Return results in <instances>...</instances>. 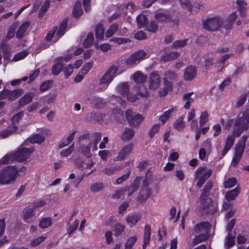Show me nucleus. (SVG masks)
<instances>
[{
  "mask_svg": "<svg viewBox=\"0 0 249 249\" xmlns=\"http://www.w3.org/2000/svg\"><path fill=\"white\" fill-rule=\"evenodd\" d=\"M239 114L234 120V126L237 127L236 131L239 134L240 132L246 131L249 128V106Z\"/></svg>",
  "mask_w": 249,
  "mask_h": 249,
  "instance_id": "f257e3e1",
  "label": "nucleus"
},
{
  "mask_svg": "<svg viewBox=\"0 0 249 249\" xmlns=\"http://www.w3.org/2000/svg\"><path fill=\"white\" fill-rule=\"evenodd\" d=\"M18 173L17 169L14 166H8L3 168L0 171V184H8L14 181Z\"/></svg>",
  "mask_w": 249,
  "mask_h": 249,
  "instance_id": "f03ea898",
  "label": "nucleus"
},
{
  "mask_svg": "<svg viewBox=\"0 0 249 249\" xmlns=\"http://www.w3.org/2000/svg\"><path fill=\"white\" fill-rule=\"evenodd\" d=\"M223 24V19L219 16L207 18L203 21V28L209 31L214 32L218 30Z\"/></svg>",
  "mask_w": 249,
  "mask_h": 249,
  "instance_id": "7ed1b4c3",
  "label": "nucleus"
},
{
  "mask_svg": "<svg viewBox=\"0 0 249 249\" xmlns=\"http://www.w3.org/2000/svg\"><path fill=\"white\" fill-rule=\"evenodd\" d=\"M212 171L210 169H207L206 166L198 168L195 172V178L197 179L196 186L200 188L206 180L211 176Z\"/></svg>",
  "mask_w": 249,
  "mask_h": 249,
  "instance_id": "20e7f679",
  "label": "nucleus"
},
{
  "mask_svg": "<svg viewBox=\"0 0 249 249\" xmlns=\"http://www.w3.org/2000/svg\"><path fill=\"white\" fill-rule=\"evenodd\" d=\"M118 70V66L117 65H112L110 67L99 80V84L105 85L106 88H107L114 78Z\"/></svg>",
  "mask_w": 249,
  "mask_h": 249,
  "instance_id": "39448f33",
  "label": "nucleus"
},
{
  "mask_svg": "<svg viewBox=\"0 0 249 249\" xmlns=\"http://www.w3.org/2000/svg\"><path fill=\"white\" fill-rule=\"evenodd\" d=\"M125 116L129 125L135 127H138L144 119L141 114L130 109L126 110Z\"/></svg>",
  "mask_w": 249,
  "mask_h": 249,
  "instance_id": "423d86ee",
  "label": "nucleus"
},
{
  "mask_svg": "<svg viewBox=\"0 0 249 249\" xmlns=\"http://www.w3.org/2000/svg\"><path fill=\"white\" fill-rule=\"evenodd\" d=\"M146 53L143 50H139L131 54L125 60L127 65L133 66L137 65L146 56Z\"/></svg>",
  "mask_w": 249,
  "mask_h": 249,
  "instance_id": "0eeeda50",
  "label": "nucleus"
},
{
  "mask_svg": "<svg viewBox=\"0 0 249 249\" xmlns=\"http://www.w3.org/2000/svg\"><path fill=\"white\" fill-rule=\"evenodd\" d=\"M34 149L27 148H21L15 153H13L14 160L18 162H22L26 160L29 158L31 154L33 152Z\"/></svg>",
  "mask_w": 249,
  "mask_h": 249,
  "instance_id": "6e6552de",
  "label": "nucleus"
},
{
  "mask_svg": "<svg viewBox=\"0 0 249 249\" xmlns=\"http://www.w3.org/2000/svg\"><path fill=\"white\" fill-rule=\"evenodd\" d=\"M160 83L161 78L160 75L156 72H151L148 80L149 89L152 90H156L160 87Z\"/></svg>",
  "mask_w": 249,
  "mask_h": 249,
  "instance_id": "1a4fd4ad",
  "label": "nucleus"
},
{
  "mask_svg": "<svg viewBox=\"0 0 249 249\" xmlns=\"http://www.w3.org/2000/svg\"><path fill=\"white\" fill-rule=\"evenodd\" d=\"M133 144L131 143L124 146L119 152L116 159L118 161L124 160L129 155L133 149Z\"/></svg>",
  "mask_w": 249,
  "mask_h": 249,
  "instance_id": "9d476101",
  "label": "nucleus"
},
{
  "mask_svg": "<svg viewBox=\"0 0 249 249\" xmlns=\"http://www.w3.org/2000/svg\"><path fill=\"white\" fill-rule=\"evenodd\" d=\"M248 138V136L244 135L239 140L238 143L235 146L234 154L242 157L246 146V142Z\"/></svg>",
  "mask_w": 249,
  "mask_h": 249,
  "instance_id": "9b49d317",
  "label": "nucleus"
},
{
  "mask_svg": "<svg viewBox=\"0 0 249 249\" xmlns=\"http://www.w3.org/2000/svg\"><path fill=\"white\" fill-rule=\"evenodd\" d=\"M35 215V208L27 207L22 212V218L24 222L30 223L33 221Z\"/></svg>",
  "mask_w": 249,
  "mask_h": 249,
  "instance_id": "f8f14e48",
  "label": "nucleus"
},
{
  "mask_svg": "<svg viewBox=\"0 0 249 249\" xmlns=\"http://www.w3.org/2000/svg\"><path fill=\"white\" fill-rule=\"evenodd\" d=\"M237 128V127L233 126L232 134H229L227 136L225 145L231 148L234 144L235 138L239 137L240 136L243 132H240L239 134H238L237 132L236 131V129Z\"/></svg>",
  "mask_w": 249,
  "mask_h": 249,
  "instance_id": "ddd939ff",
  "label": "nucleus"
},
{
  "mask_svg": "<svg viewBox=\"0 0 249 249\" xmlns=\"http://www.w3.org/2000/svg\"><path fill=\"white\" fill-rule=\"evenodd\" d=\"M196 75V69L195 67L189 66L184 70V78L185 80L191 81Z\"/></svg>",
  "mask_w": 249,
  "mask_h": 249,
  "instance_id": "4468645a",
  "label": "nucleus"
},
{
  "mask_svg": "<svg viewBox=\"0 0 249 249\" xmlns=\"http://www.w3.org/2000/svg\"><path fill=\"white\" fill-rule=\"evenodd\" d=\"M210 224L208 222H202L196 224L194 228V231L196 233H203L208 234Z\"/></svg>",
  "mask_w": 249,
  "mask_h": 249,
  "instance_id": "2eb2a0df",
  "label": "nucleus"
},
{
  "mask_svg": "<svg viewBox=\"0 0 249 249\" xmlns=\"http://www.w3.org/2000/svg\"><path fill=\"white\" fill-rule=\"evenodd\" d=\"M164 75L163 83L167 86L172 85L173 81L178 80V74L173 71H168L164 73Z\"/></svg>",
  "mask_w": 249,
  "mask_h": 249,
  "instance_id": "dca6fc26",
  "label": "nucleus"
},
{
  "mask_svg": "<svg viewBox=\"0 0 249 249\" xmlns=\"http://www.w3.org/2000/svg\"><path fill=\"white\" fill-rule=\"evenodd\" d=\"M135 134V131L133 128L125 127L121 135V138L123 141L128 142L134 137Z\"/></svg>",
  "mask_w": 249,
  "mask_h": 249,
  "instance_id": "f3484780",
  "label": "nucleus"
},
{
  "mask_svg": "<svg viewBox=\"0 0 249 249\" xmlns=\"http://www.w3.org/2000/svg\"><path fill=\"white\" fill-rule=\"evenodd\" d=\"M237 18L236 13L232 12L226 19L225 22H223V27L226 29L229 30L232 28V25Z\"/></svg>",
  "mask_w": 249,
  "mask_h": 249,
  "instance_id": "a211bd4d",
  "label": "nucleus"
},
{
  "mask_svg": "<svg viewBox=\"0 0 249 249\" xmlns=\"http://www.w3.org/2000/svg\"><path fill=\"white\" fill-rule=\"evenodd\" d=\"M141 215L139 213H135L132 214H128L126 217V222L131 227L136 225V223L141 219Z\"/></svg>",
  "mask_w": 249,
  "mask_h": 249,
  "instance_id": "6ab92c4d",
  "label": "nucleus"
},
{
  "mask_svg": "<svg viewBox=\"0 0 249 249\" xmlns=\"http://www.w3.org/2000/svg\"><path fill=\"white\" fill-rule=\"evenodd\" d=\"M179 55V53L177 52L167 53L160 56V60L164 62L173 61L177 58Z\"/></svg>",
  "mask_w": 249,
  "mask_h": 249,
  "instance_id": "aec40b11",
  "label": "nucleus"
},
{
  "mask_svg": "<svg viewBox=\"0 0 249 249\" xmlns=\"http://www.w3.org/2000/svg\"><path fill=\"white\" fill-rule=\"evenodd\" d=\"M133 78L138 86L139 85L141 86L143 85V84L146 80L147 76L140 71H137L133 74Z\"/></svg>",
  "mask_w": 249,
  "mask_h": 249,
  "instance_id": "412c9836",
  "label": "nucleus"
},
{
  "mask_svg": "<svg viewBox=\"0 0 249 249\" xmlns=\"http://www.w3.org/2000/svg\"><path fill=\"white\" fill-rule=\"evenodd\" d=\"M92 142H89L87 146L81 145L78 149V152L81 153L85 156L89 158L91 156L90 149L91 147L92 148Z\"/></svg>",
  "mask_w": 249,
  "mask_h": 249,
  "instance_id": "4be33fe9",
  "label": "nucleus"
},
{
  "mask_svg": "<svg viewBox=\"0 0 249 249\" xmlns=\"http://www.w3.org/2000/svg\"><path fill=\"white\" fill-rule=\"evenodd\" d=\"M151 236V227L146 225L144 227V233L143 236V243L142 248L145 249L146 247L149 244Z\"/></svg>",
  "mask_w": 249,
  "mask_h": 249,
  "instance_id": "5701e85b",
  "label": "nucleus"
},
{
  "mask_svg": "<svg viewBox=\"0 0 249 249\" xmlns=\"http://www.w3.org/2000/svg\"><path fill=\"white\" fill-rule=\"evenodd\" d=\"M63 56L60 57L58 59L57 62L53 66L52 71L53 74L58 75L62 71L63 66Z\"/></svg>",
  "mask_w": 249,
  "mask_h": 249,
  "instance_id": "b1692460",
  "label": "nucleus"
},
{
  "mask_svg": "<svg viewBox=\"0 0 249 249\" xmlns=\"http://www.w3.org/2000/svg\"><path fill=\"white\" fill-rule=\"evenodd\" d=\"M239 192L240 188L237 187L234 189L227 192L225 195V198L229 202L232 201L237 196Z\"/></svg>",
  "mask_w": 249,
  "mask_h": 249,
  "instance_id": "393cba45",
  "label": "nucleus"
},
{
  "mask_svg": "<svg viewBox=\"0 0 249 249\" xmlns=\"http://www.w3.org/2000/svg\"><path fill=\"white\" fill-rule=\"evenodd\" d=\"M236 4L238 6V11L241 17H244L246 15L247 2L245 0H237Z\"/></svg>",
  "mask_w": 249,
  "mask_h": 249,
  "instance_id": "a878e982",
  "label": "nucleus"
},
{
  "mask_svg": "<svg viewBox=\"0 0 249 249\" xmlns=\"http://www.w3.org/2000/svg\"><path fill=\"white\" fill-rule=\"evenodd\" d=\"M34 94L32 92H28L26 93L23 97H22L19 100V105L24 106L31 102L33 100Z\"/></svg>",
  "mask_w": 249,
  "mask_h": 249,
  "instance_id": "bb28decb",
  "label": "nucleus"
},
{
  "mask_svg": "<svg viewBox=\"0 0 249 249\" xmlns=\"http://www.w3.org/2000/svg\"><path fill=\"white\" fill-rule=\"evenodd\" d=\"M30 25V22L26 21L22 23L19 27L16 33V37L21 38L23 36L25 32L28 29Z\"/></svg>",
  "mask_w": 249,
  "mask_h": 249,
  "instance_id": "cd10ccee",
  "label": "nucleus"
},
{
  "mask_svg": "<svg viewBox=\"0 0 249 249\" xmlns=\"http://www.w3.org/2000/svg\"><path fill=\"white\" fill-rule=\"evenodd\" d=\"M17 129V126L15 124H12L11 125H10L7 129L1 132L0 136L3 138H5L8 137L14 132H15Z\"/></svg>",
  "mask_w": 249,
  "mask_h": 249,
  "instance_id": "c85d7f7f",
  "label": "nucleus"
},
{
  "mask_svg": "<svg viewBox=\"0 0 249 249\" xmlns=\"http://www.w3.org/2000/svg\"><path fill=\"white\" fill-rule=\"evenodd\" d=\"M23 93V90L22 89H17L13 90H9L8 100H14L20 96Z\"/></svg>",
  "mask_w": 249,
  "mask_h": 249,
  "instance_id": "c756f323",
  "label": "nucleus"
},
{
  "mask_svg": "<svg viewBox=\"0 0 249 249\" xmlns=\"http://www.w3.org/2000/svg\"><path fill=\"white\" fill-rule=\"evenodd\" d=\"M235 236L231 235V233H228L227 236L225 238L224 246L226 249H229L234 245Z\"/></svg>",
  "mask_w": 249,
  "mask_h": 249,
  "instance_id": "7c9ffc66",
  "label": "nucleus"
},
{
  "mask_svg": "<svg viewBox=\"0 0 249 249\" xmlns=\"http://www.w3.org/2000/svg\"><path fill=\"white\" fill-rule=\"evenodd\" d=\"M117 89L124 98H125L129 94V88L128 85L126 83H122L118 86Z\"/></svg>",
  "mask_w": 249,
  "mask_h": 249,
  "instance_id": "2f4dec72",
  "label": "nucleus"
},
{
  "mask_svg": "<svg viewBox=\"0 0 249 249\" xmlns=\"http://www.w3.org/2000/svg\"><path fill=\"white\" fill-rule=\"evenodd\" d=\"M83 13V11L81 8V2L79 1H76L73 9V14L74 17L75 18H78L82 15Z\"/></svg>",
  "mask_w": 249,
  "mask_h": 249,
  "instance_id": "473e14b6",
  "label": "nucleus"
},
{
  "mask_svg": "<svg viewBox=\"0 0 249 249\" xmlns=\"http://www.w3.org/2000/svg\"><path fill=\"white\" fill-rule=\"evenodd\" d=\"M92 118L98 122H103L105 123H107L108 116L100 113H95L92 114Z\"/></svg>",
  "mask_w": 249,
  "mask_h": 249,
  "instance_id": "72a5a7b5",
  "label": "nucleus"
},
{
  "mask_svg": "<svg viewBox=\"0 0 249 249\" xmlns=\"http://www.w3.org/2000/svg\"><path fill=\"white\" fill-rule=\"evenodd\" d=\"M104 29L102 24H99L96 26L95 36L98 40H101L104 37Z\"/></svg>",
  "mask_w": 249,
  "mask_h": 249,
  "instance_id": "f704fd0d",
  "label": "nucleus"
},
{
  "mask_svg": "<svg viewBox=\"0 0 249 249\" xmlns=\"http://www.w3.org/2000/svg\"><path fill=\"white\" fill-rule=\"evenodd\" d=\"M176 107H172L166 111H165L162 115H161L159 120L162 122V124H165L166 121L170 118L171 113L174 111Z\"/></svg>",
  "mask_w": 249,
  "mask_h": 249,
  "instance_id": "c9c22d12",
  "label": "nucleus"
},
{
  "mask_svg": "<svg viewBox=\"0 0 249 249\" xmlns=\"http://www.w3.org/2000/svg\"><path fill=\"white\" fill-rule=\"evenodd\" d=\"M213 203V200L211 198L202 197L201 196L200 206L203 209H207L211 207Z\"/></svg>",
  "mask_w": 249,
  "mask_h": 249,
  "instance_id": "e433bc0d",
  "label": "nucleus"
},
{
  "mask_svg": "<svg viewBox=\"0 0 249 249\" xmlns=\"http://www.w3.org/2000/svg\"><path fill=\"white\" fill-rule=\"evenodd\" d=\"M208 238V234L202 233L196 236L193 240V242L195 245H196L199 243L206 241Z\"/></svg>",
  "mask_w": 249,
  "mask_h": 249,
  "instance_id": "4c0bfd02",
  "label": "nucleus"
},
{
  "mask_svg": "<svg viewBox=\"0 0 249 249\" xmlns=\"http://www.w3.org/2000/svg\"><path fill=\"white\" fill-rule=\"evenodd\" d=\"M175 128L179 131L183 130L185 126L184 122H183V117L180 116L174 124Z\"/></svg>",
  "mask_w": 249,
  "mask_h": 249,
  "instance_id": "58836bf2",
  "label": "nucleus"
},
{
  "mask_svg": "<svg viewBox=\"0 0 249 249\" xmlns=\"http://www.w3.org/2000/svg\"><path fill=\"white\" fill-rule=\"evenodd\" d=\"M124 226L120 223H117L113 227V231H114V235L116 236H120L124 230Z\"/></svg>",
  "mask_w": 249,
  "mask_h": 249,
  "instance_id": "ea45409f",
  "label": "nucleus"
},
{
  "mask_svg": "<svg viewBox=\"0 0 249 249\" xmlns=\"http://www.w3.org/2000/svg\"><path fill=\"white\" fill-rule=\"evenodd\" d=\"M31 143H41L45 140V137L40 134H36L29 139Z\"/></svg>",
  "mask_w": 249,
  "mask_h": 249,
  "instance_id": "a19ab883",
  "label": "nucleus"
},
{
  "mask_svg": "<svg viewBox=\"0 0 249 249\" xmlns=\"http://www.w3.org/2000/svg\"><path fill=\"white\" fill-rule=\"evenodd\" d=\"M138 27L139 28L143 27L147 21V18L144 15H140L137 18Z\"/></svg>",
  "mask_w": 249,
  "mask_h": 249,
  "instance_id": "79ce46f5",
  "label": "nucleus"
},
{
  "mask_svg": "<svg viewBox=\"0 0 249 249\" xmlns=\"http://www.w3.org/2000/svg\"><path fill=\"white\" fill-rule=\"evenodd\" d=\"M213 186V182L210 180L205 185L201 194L202 197H206L209 195V191Z\"/></svg>",
  "mask_w": 249,
  "mask_h": 249,
  "instance_id": "37998d69",
  "label": "nucleus"
},
{
  "mask_svg": "<svg viewBox=\"0 0 249 249\" xmlns=\"http://www.w3.org/2000/svg\"><path fill=\"white\" fill-rule=\"evenodd\" d=\"M93 137L94 142L93 143V147L92 150H97V144L99 142V141L101 140L102 137V133L101 132H95L93 134Z\"/></svg>",
  "mask_w": 249,
  "mask_h": 249,
  "instance_id": "c03bdc74",
  "label": "nucleus"
},
{
  "mask_svg": "<svg viewBox=\"0 0 249 249\" xmlns=\"http://www.w3.org/2000/svg\"><path fill=\"white\" fill-rule=\"evenodd\" d=\"M52 224V220L49 217H45L42 218L39 223V226L41 229H45L51 226Z\"/></svg>",
  "mask_w": 249,
  "mask_h": 249,
  "instance_id": "a18cd8bd",
  "label": "nucleus"
},
{
  "mask_svg": "<svg viewBox=\"0 0 249 249\" xmlns=\"http://www.w3.org/2000/svg\"><path fill=\"white\" fill-rule=\"evenodd\" d=\"M137 92L138 95L142 97L147 98L149 96V93L147 88L143 85L140 86Z\"/></svg>",
  "mask_w": 249,
  "mask_h": 249,
  "instance_id": "49530a36",
  "label": "nucleus"
},
{
  "mask_svg": "<svg viewBox=\"0 0 249 249\" xmlns=\"http://www.w3.org/2000/svg\"><path fill=\"white\" fill-rule=\"evenodd\" d=\"M137 240V237L136 236L129 237L126 242L125 243L124 249H131Z\"/></svg>",
  "mask_w": 249,
  "mask_h": 249,
  "instance_id": "de8ad7c7",
  "label": "nucleus"
},
{
  "mask_svg": "<svg viewBox=\"0 0 249 249\" xmlns=\"http://www.w3.org/2000/svg\"><path fill=\"white\" fill-rule=\"evenodd\" d=\"M14 160L13 153L9 155H6L0 160V164H7L13 161Z\"/></svg>",
  "mask_w": 249,
  "mask_h": 249,
  "instance_id": "09e8293b",
  "label": "nucleus"
},
{
  "mask_svg": "<svg viewBox=\"0 0 249 249\" xmlns=\"http://www.w3.org/2000/svg\"><path fill=\"white\" fill-rule=\"evenodd\" d=\"M139 188V185L137 182L132 183L130 186L126 187L124 189H126L128 196H131L135 192L137 191Z\"/></svg>",
  "mask_w": 249,
  "mask_h": 249,
  "instance_id": "8fccbe9b",
  "label": "nucleus"
},
{
  "mask_svg": "<svg viewBox=\"0 0 249 249\" xmlns=\"http://www.w3.org/2000/svg\"><path fill=\"white\" fill-rule=\"evenodd\" d=\"M94 40V36L92 33H89L86 39L84 41V46L86 48H88L91 46Z\"/></svg>",
  "mask_w": 249,
  "mask_h": 249,
  "instance_id": "3c124183",
  "label": "nucleus"
},
{
  "mask_svg": "<svg viewBox=\"0 0 249 249\" xmlns=\"http://www.w3.org/2000/svg\"><path fill=\"white\" fill-rule=\"evenodd\" d=\"M209 121V115L207 111H205L201 114L199 125L202 126L204 125Z\"/></svg>",
  "mask_w": 249,
  "mask_h": 249,
  "instance_id": "603ef678",
  "label": "nucleus"
},
{
  "mask_svg": "<svg viewBox=\"0 0 249 249\" xmlns=\"http://www.w3.org/2000/svg\"><path fill=\"white\" fill-rule=\"evenodd\" d=\"M158 26L157 24L154 21H151L149 23H147L146 26V30L152 33L156 32L158 29Z\"/></svg>",
  "mask_w": 249,
  "mask_h": 249,
  "instance_id": "864d4df0",
  "label": "nucleus"
},
{
  "mask_svg": "<svg viewBox=\"0 0 249 249\" xmlns=\"http://www.w3.org/2000/svg\"><path fill=\"white\" fill-rule=\"evenodd\" d=\"M237 183V180L234 178H231L225 181L224 183V187L230 188L234 186Z\"/></svg>",
  "mask_w": 249,
  "mask_h": 249,
  "instance_id": "5fc2aeb1",
  "label": "nucleus"
},
{
  "mask_svg": "<svg viewBox=\"0 0 249 249\" xmlns=\"http://www.w3.org/2000/svg\"><path fill=\"white\" fill-rule=\"evenodd\" d=\"M67 26V22L66 21H63L61 23L59 29L56 33V35L58 37H60L62 36L64 34L65 31Z\"/></svg>",
  "mask_w": 249,
  "mask_h": 249,
  "instance_id": "6e6d98bb",
  "label": "nucleus"
},
{
  "mask_svg": "<svg viewBox=\"0 0 249 249\" xmlns=\"http://www.w3.org/2000/svg\"><path fill=\"white\" fill-rule=\"evenodd\" d=\"M155 18L160 22L170 21V18L168 16L161 13L156 15Z\"/></svg>",
  "mask_w": 249,
  "mask_h": 249,
  "instance_id": "4d7b16f0",
  "label": "nucleus"
},
{
  "mask_svg": "<svg viewBox=\"0 0 249 249\" xmlns=\"http://www.w3.org/2000/svg\"><path fill=\"white\" fill-rule=\"evenodd\" d=\"M247 95L246 94L240 96L236 101L235 107L239 108L243 106L247 100Z\"/></svg>",
  "mask_w": 249,
  "mask_h": 249,
  "instance_id": "13d9d810",
  "label": "nucleus"
},
{
  "mask_svg": "<svg viewBox=\"0 0 249 249\" xmlns=\"http://www.w3.org/2000/svg\"><path fill=\"white\" fill-rule=\"evenodd\" d=\"M28 54L26 51H23L16 54L13 58L12 61H18L24 58Z\"/></svg>",
  "mask_w": 249,
  "mask_h": 249,
  "instance_id": "bf43d9fd",
  "label": "nucleus"
},
{
  "mask_svg": "<svg viewBox=\"0 0 249 249\" xmlns=\"http://www.w3.org/2000/svg\"><path fill=\"white\" fill-rule=\"evenodd\" d=\"M104 188L103 184L102 183H95L90 186V191L93 192H98Z\"/></svg>",
  "mask_w": 249,
  "mask_h": 249,
  "instance_id": "052dcab7",
  "label": "nucleus"
},
{
  "mask_svg": "<svg viewBox=\"0 0 249 249\" xmlns=\"http://www.w3.org/2000/svg\"><path fill=\"white\" fill-rule=\"evenodd\" d=\"M118 30V25L117 24L111 25L108 30L106 33V36L107 37L111 36L114 35L115 32Z\"/></svg>",
  "mask_w": 249,
  "mask_h": 249,
  "instance_id": "680f3d73",
  "label": "nucleus"
},
{
  "mask_svg": "<svg viewBox=\"0 0 249 249\" xmlns=\"http://www.w3.org/2000/svg\"><path fill=\"white\" fill-rule=\"evenodd\" d=\"M79 221L76 219L73 223L70 225L67 229V232L69 234L72 233L78 228Z\"/></svg>",
  "mask_w": 249,
  "mask_h": 249,
  "instance_id": "e2e57ef3",
  "label": "nucleus"
},
{
  "mask_svg": "<svg viewBox=\"0 0 249 249\" xmlns=\"http://www.w3.org/2000/svg\"><path fill=\"white\" fill-rule=\"evenodd\" d=\"M74 144H72L69 147H68L67 149H63L60 154L62 156L67 157L69 156L74 150Z\"/></svg>",
  "mask_w": 249,
  "mask_h": 249,
  "instance_id": "0e129e2a",
  "label": "nucleus"
},
{
  "mask_svg": "<svg viewBox=\"0 0 249 249\" xmlns=\"http://www.w3.org/2000/svg\"><path fill=\"white\" fill-rule=\"evenodd\" d=\"M160 127V124H155L152 126L148 132V134L150 138H153L155 134L159 131Z\"/></svg>",
  "mask_w": 249,
  "mask_h": 249,
  "instance_id": "69168bd1",
  "label": "nucleus"
},
{
  "mask_svg": "<svg viewBox=\"0 0 249 249\" xmlns=\"http://www.w3.org/2000/svg\"><path fill=\"white\" fill-rule=\"evenodd\" d=\"M98 155L103 160H107L110 155V152L107 150H101L99 151Z\"/></svg>",
  "mask_w": 249,
  "mask_h": 249,
  "instance_id": "338daca9",
  "label": "nucleus"
},
{
  "mask_svg": "<svg viewBox=\"0 0 249 249\" xmlns=\"http://www.w3.org/2000/svg\"><path fill=\"white\" fill-rule=\"evenodd\" d=\"M126 191V189L124 188H121L120 190H117L113 195L112 196L113 198L116 199H119L124 196L125 192Z\"/></svg>",
  "mask_w": 249,
  "mask_h": 249,
  "instance_id": "774afa93",
  "label": "nucleus"
}]
</instances>
